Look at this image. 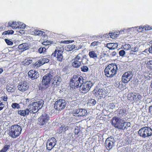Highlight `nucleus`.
<instances>
[{
	"label": "nucleus",
	"instance_id": "nucleus-1",
	"mask_svg": "<svg viewBox=\"0 0 152 152\" xmlns=\"http://www.w3.org/2000/svg\"><path fill=\"white\" fill-rule=\"evenodd\" d=\"M118 70L117 65L115 63L111 64L105 68L104 75L107 77L111 78L116 75Z\"/></svg>",
	"mask_w": 152,
	"mask_h": 152
},
{
	"label": "nucleus",
	"instance_id": "nucleus-2",
	"mask_svg": "<svg viewBox=\"0 0 152 152\" xmlns=\"http://www.w3.org/2000/svg\"><path fill=\"white\" fill-rule=\"evenodd\" d=\"M84 79L82 76L79 74L73 75L70 82L71 87L76 89L80 87L84 83Z\"/></svg>",
	"mask_w": 152,
	"mask_h": 152
},
{
	"label": "nucleus",
	"instance_id": "nucleus-3",
	"mask_svg": "<svg viewBox=\"0 0 152 152\" xmlns=\"http://www.w3.org/2000/svg\"><path fill=\"white\" fill-rule=\"evenodd\" d=\"M22 129L18 125L12 126L9 130V135L13 138H15L18 137L21 134Z\"/></svg>",
	"mask_w": 152,
	"mask_h": 152
},
{
	"label": "nucleus",
	"instance_id": "nucleus-4",
	"mask_svg": "<svg viewBox=\"0 0 152 152\" xmlns=\"http://www.w3.org/2000/svg\"><path fill=\"white\" fill-rule=\"evenodd\" d=\"M64 47L59 44L56 47V49L51 56L57 58V60L60 62L62 61L63 59L62 53L64 51Z\"/></svg>",
	"mask_w": 152,
	"mask_h": 152
},
{
	"label": "nucleus",
	"instance_id": "nucleus-5",
	"mask_svg": "<svg viewBox=\"0 0 152 152\" xmlns=\"http://www.w3.org/2000/svg\"><path fill=\"white\" fill-rule=\"evenodd\" d=\"M138 134L144 138L151 136L152 135V129L148 127H143L139 130Z\"/></svg>",
	"mask_w": 152,
	"mask_h": 152
},
{
	"label": "nucleus",
	"instance_id": "nucleus-6",
	"mask_svg": "<svg viewBox=\"0 0 152 152\" xmlns=\"http://www.w3.org/2000/svg\"><path fill=\"white\" fill-rule=\"evenodd\" d=\"M44 102L42 99H39L36 102H34L32 103V110H31V113H35L39 109H41L44 104Z\"/></svg>",
	"mask_w": 152,
	"mask_h": 152
},
{
	"label": "nucleus",
	"instance_id": "nucleus-7",
	"mask_svg": "<svg viewBox=\"0 0 152 152\" xmlns=\"http://www.w3.org/2000/svg\"><path fill=\"white\" fill-rule=\"evenodd\" d=\"M66 105L65 100L60 99L55 102L54 107L56 110H61L64 109Z\"/></svg>",
	"mask_w": 152,
	"mask_h": 152
},
{
	"label": "nucleus",
	"instance_id": "nucleus-8",
	"mask_svg": "<svg viewBox=\"0 0 152 152\" xmlns=\"http://www.w3.org/2000/svg\"><path fill=\"white\" fill-rule=\"evenodd\" d=\"M81 90L83 93L85 94L88 92L93 85V83L90 81H87L83 83Z\"/></svg>",
	"mask_w": 152,
	"mask_h": 152
},
{
	"label": "nucleus",
	"instance_id": "nucleus-9",
	"mask_svg": "<svg viewBox=\"0 0 152 152\" xmlns=\"http://www.w3.org/2000/svg\"><path fill=\"white\" fill-rule=\"evenodd\" d=\"M56 140L54 137H52L49 139L46 143V148L48 150H51L56 145Z\"/></svg>",
	"mask_w": 152,
	"mask_h": 152
},
{
	"label": "nucleus",
	"instance_id": "nucleus-10",
	"mask_svg": "<svg viewBox=\"0 0 152 152\" xmlns=\"http://www.w3.org/2000/svg\"><path fill=\"white\" fill-rule=\"evenodd\" d=\"M50 119L49 115L46 113H44L40 116L39 118V122L41 125H44L48 122Z\"/></svg>",
	"mask_w": 152,
	"mask_h": 152
},
{
	"label": "nucleus",
	"instance_id": "nucleus-11",
	"mask_svg": "<svg viewBox=\"0 0 152 152\" xmlns=\"http://www.w3.org/2000/svg\"><path fill=\"white\" fill-rule=\"evenodd\" d=\"M53 75L50 74V72L45 75L43 77L42 83L43 85L46 86L50 84Z\"/></svg>",
	"mask_w": 152,
	"mask_h": 152
},
{
	"label": "nucleus",
	"instance_id": "nucleus-12",
	"mask_svg": "<svg viewBox=\"0 0 152 152\" xmlns=\"http://www.w3.org/2000/svg\"><path fill=\"white\" fill-rule=\"evenodd\" d=\"M132 77V72H125L122 75V81L124 83H127L130 81Z\"/></svg>",
	"mask_w": 152,
	"mask_h": 152
},
{
	"label": "nucleus",
	"instance_id": "nucleus-13",
	"mask_svg": "<svg viewBox=\"0 0 152 152\" xmlns=\"http://www.w3.org/2000/svg\"><path fill=\"white\" fill-rule=\"evenodd\" d=\"M79 54L77 55L73 60V61L72 63V66L75 68H78L81 65V63Z\"/></svg>",
	"mask_w": 152,
	"mask_h": 152
},
{
	"label": "nucleus",
	"instance_id": "nucleus-14",
	"mask_svg": "<svg viewBox=\"0 0 152 152\" xmlns=\"http://www.w3.org/2000/svg\"><path fill=\"white\" fill-rule=\"evenodd\" d=\"M28 84L26 81L20 82L18 86V89L19 91L23 92L26 91L28 89Z\"/></svg>",
	"mask_w": 152,
	"mask_h": 152
},
{
	"label": "nucleus",
	"instance_id": "nucleus-15",
	"mask_svg": "<svg viewBox=\"0 0 152 152\" xmlns=\"http://www.w3.org/2000/svg\"><path fill=\"white\" fill-rule=\"evenodd\" d=\"M90 58L95 60L97 59H101L102 58V56L100 55L98 56L97 52L95 50H92L89 52L88 54Z\"/></svg>",
	"mask_w": 152,
	"mask_h": 152
},
{
	"label": "nucleus",
	"instance_id": "nucleus-16",
	"mask_svg": "<svg viewBox=\"0 0 152 152\" xmlns=\"http://www.w3.org/2000/svg\"><path fill=\"white\" fill-rule=\"evenodd\" d=\"M112 140V138H108L105 141V146L108 150H110L114 146V142Z\"/></svg>",
	"mask_w": 152,
	"mask_h": 152
},
{
	"label": "nucleus",
	"instance_id": "nucleus-17",
	"mask_svg": "<svg viewBox=\"0 0 152 152\" xmlns=\"http://www.w3.org/2000/svg\"><path fill=\"white\" fill-rule=\"evenodd\" d=\"M74 114L75 115L79 116H84L87 114V111L86 110L82 109H78L75 112Z\"/></svg>",
	"mask_w": 152,
	"mask_h": 152
},
{
	"label": "nucleus",
	"instance_id": "nucleus-18",
	"mask_svg": "<svg viewBox=\"0 0 152 152\" xmlns=\"http://www.w3.org/2000/svg\"><path fill=\"white\" fill-rule=\"evenodd\" d=\"M28 77L32 80L37 79L39 76V74L37 71L35 70H30L28 72Z\"/></svg>",
	"mask_w": 152,
	"mask_h": 152
},
{
	"label": "nucleus",
	"instance_id": "nucleus-19",
	"mask_svg": "<svg viewBox=\"0 0 152 152\" xmlns=\"http://www.w3.org/2000/svg\"><path fill=\"white\" fill-rule=\"evenodd\" d=\"M49 61V59L44 57L43 58L40 59L35 63V66L37 68L39 67L43 64L48 62Z\"/></svg>",
	"mask_w": 152,
	"mask_h": 152
},
{
	"label": "nucleus",
	"instance_id": "nucleus-20",
	"mask_svg": "<svg viewBox=\"0 0 152 152\" xmlns=\"http://www.w3.org/2000/svg\"><path fill=\"white\" fill-rule=\"evenodd\" d=\"M107 90L104 88H100L97 92V94L100 97L104 98L107 95Z\"/></svg>",
	"mask_w": 152,
	"mask_h": 152
},
{
	"label": "nucleus",
	"instance_id": "nucleus-21",
	"mask_svg": "<svg viewBox=\"0 0 152 152\" xmlns=\"http://www.w3.org/2000/svg\"><path fill=\"white\" fill-rule=\"evenodd\" d=\"M30 112H31L28 108H26L25 110H18V114L21 116H25L28 115Z\"/></svg>",
	"mask_w": 152,
	"mask_h": 152
},
{
	"label": "nucleus",
	"instance_id": "nucleus-22",
	"mask_svg": "<svg viewBox=\"0 0 152 152\" xmlns=\"http://www.w3.org/2000/svg\"><path fill=\"white\" fill-rule=\"evenodd\" d=\"M81 63L83 64H86L88 63L89 61L88 59L87 58V56L86 55H83L81 53L79 54Z\"/></svg>",
	"mask_w": 152,
	"mask_h": 152
},
{
	"label": "nucleus",
	"instance_id": "nucleus-23",
	"mask_svg": "<svg viewBox=\"0 0 152 152\" xmlns=\"http://www.w3.org/2000/svg\"><path fill=\"white\" fill-rule=\"evenodd\" d=\"M8 24L9 26L12 27L13 29L21 28L19 23L18 22L10 21L8 22Z\"/></svg>",
	"mask_w": 152,
	"mask_h": 152
},
{
	"label": "nucleus",
	"instance_id": "nucleus-24",
	"mask_svg": "<svg viewBox=\"0 0 152 152\" xmlns=\"http://www.w3.org/2000/svg\"><path fill=\"white\" fill-rule=\"evenodd\" d=\"M18 48L20 51H23L28 48V47L26 43H24L18 46Z\"/></svg>",
	"mask_w": 152,
	"mask_h": 152
},
{
	"label": "nucleus",
	"instance_id": "nucleus-25",
	"mask_svg": "<svg viewBox=\"0 0 152 152\" xmlns=\"http://www.w3.org/2000/svg\"><path fill=\"white\" fill-rule=\"evenodd\" d=\"M118 46V44L115 43H109L107 44V47L110 49L113 50L117 48Z\"/></svg>",
	"mask_w": 152,
	"mask_h": 152
},
{
	"label": "nucleus",
	"instance_id": "nucleus-26",
	"mask_svg": "<svg viewBox=\"0 0 152 152\" xmlns=\"http://www.w3.org/2000/svg\"><path fill=\"white\" fill-rule=\"evenodd\" d=\"M58 42H55V41H49L48 40H46L44 41L42 43L43 45H45V47H46L47 46L49 45H50L52 44L53 45H56V44Z\"/></svg>",
	"mask_w": 152,
	"mask_h": 152
},
{
	"label": "nucleus",
	"instance_id": "nucleus-27",
	"mask_svg": "<svg viewBox=\"0 0 152 152\" xmlns=\"http://www.w3.org/2000/svg\"><path fill=\"white\" fill-rule=\"evenodd\" d=\"M130 126V123L127 122H125L123 123H121V127L119 128L120 129H127L128 127H129Z\"/></svg>",
	"mask_w": 152,
	"mask_h": 152
},
{
	"label": "nucleus",
	"instance_id": "nucleus-28",
	"mask_svg": "<svg viewBox=\"0 0 152 152\" xmlns=\"http://www.w3.org/2000/svg\"><path fill=\"white\" fill-rule=\"evenodd\" d=\"M75 46L74 45H69L65 47V50L67 51L72 50L75 48Z\"/></svg>",
	"mask_w": 152,
	"mask_h": 152
},
{
	"label": "nucleus",
	"instance_id": "nucleus-29",
	"mask_svg": "<svg viewBox=\"0 0 152 152\" xmlns=\"http://www.w3.org/2000/svg\"><path fill=\"white\" fill-rule=\"evenodd\" d=\"M34 33V34L39 36H42L44 35L45 32L43 31L39 30L38 29L35 30L33 31Z\"/></svg>",
	"mask_w": 152,
	"mask_h": 152
},
{
	"label": "nucleus",
	"instance_id": "nucleus-30",
	"mask_svg": "<svg viewBox=\"0 0 152 152\" xmlns=\"http://www.w3.org/2000/svg\"><path fill=\"white\" fill-rule=\"evenodd\" d=\"M140 47L139 45H137L135 46L134 48V52L136 53H134V55H136L137 56H139L141 55V52L139 51V48Z\"/></svg>",
	"mask_w": 152,
	"mask_h": 152
},
{
	"label": "nucleus",
	"instance_id": "nucleus-31",
	"mask_svg": "<svg viewBox=\"0 0 152 152\" xmlns=\"http://www.w3.org/2000/svg\"><path fill=\"white\" fill-rule=\"evenodd\" d=\"M134 101H138L141 98V96L139 93H134Z\"/></svg>",
	"mask_w": 152,
	"mask_h": 152
},
{
	"label": "nucleus",
	"instance_id": "nucleus-32",
	"mask_svg": "<svg viewBox=\"0 0 152 152\" xmlns=\"http://www.w3.org/2000/svg\"><path fill=\"white\" fill-rule=\"evenodd\" d=\"M119 32L115 31L109 34L110 37L114 39L119 34Z\"/></svg>",
	"mask_w": 152,
	"mask_h": 152
},
{
	"label": "nucleus",
	"instance_id": "nucleus-33",
	"mask_svg": "<svg viewBox=\"0 0 152 152\" xmlns=\"http://www.w3.org/2000/svg\"><path fill=\"white\" fill-rule=\"evenodd\" d=\"M10 144L5 145L2 149L0 151V152H6L10 149Z\"/></svg>",
	"mask_w": 152,
	"mask_h": 152
},
{
	"label": "nucleus",
	"instance_id": "nucleus-34",
	"mask_svg": "<svg viewBox=\"0 0 152 152\" xmlns=\"http://www.w3.org/2000/svg\"><path fill=\"white\" fill-rule=\"evenodd\" d=\"M126 112V110L124 109L120 110L119 113V115L121 117L125 116L127 114Z\"/></svg>",
	"mask_w": 152,
	"mask_h": 152
},
{
	"label": "nucleus",
	"instance_id": "nucleus-35",
	"mask_svg": "<svg viewBox=\"0 0 152 152\" xmlns=\"http://www.w3.org/2000/svg\"><path fill=\"white\" fill-rule=\"evenodd\" d=\"M96 104V100L93 99H90L88 101V104L90 106H93Z\"/></svg>",
	"mask_w": 152,
	"mask_h": 152
},
{
	"label": "nucleus",
	"instance_id": "nucleus-36",
	"mask_svg": "<svg viewBox=\"0 0 152 152\" xmlns=\"http://www.w3.org/2000/svg\"><path fill=\"white\" fill-rule=\"evenodd\" d=\"M74 42L73 40H64L62 41H55V42H57L58 43L56 45H57L58 44V43H64V44H69V43H72Z\"/></svg>",
	"mask_w": 152,
	"mask_h": 152
},
{
	"label": "nucleus",
	"instance_id": "nucleus-37",
	"mask_svg": "<svg viewBox=\"0 0 152 152\" xmlns=\"http://www.w3.org/2000/svg\"><path fill=\"white\" fill-rule=\"evenodd\" d=\"M11 107L13 109H18L20 108L19 104L17 103H13L11 105Z\"/></svg>",
	"mask_w": 152,
	"mask_h": 152
},
{
	"label": "nucleus",
	"instance_id": "nucleus-38",
	"mask_svg": "<svg viewBox=\"0 0 152 152\" xmlns=\"http://www.w3.org/2000/svg\"><path fill=\"white\" fill-rule=\"evenodd\" d=\"M80 131V127L78 126H75V127L73 132L75 135L77 134Z\"/></svg>",
	"mask_w": 152,
	"mask_h": 152
},
{
	"label": "nucleus",
	"instance_id": "nucleus-39",
	"mask_svg": "<svg viewBox=\"0 0 152 152\" xmlns=\"http://www.w3.org/2000/svg\"><path fill=\"white\" fill-rule=\"evenodd\" d=\"M32 62V60L25 59L23 61L24 65L25 66L31 64Z\"/></svg>",
	"mask_w": 152,
	"mask_h": 152
},
{
	"label": "nucleus",
	"instance_id": "nucleus-40",
	"mask_svg": "<svg viewBox=\"0 0 152 152\" xmlns=\"http://www.w3.org/2000/svg\"><path fill=\"white\" fill-rule=\"evenodd\" d=\"M14 32V31L12 30H8L7 31H4V32H3L2 33V35H6L7 34H13Z\"/></svg>",
	"mask_w": 152,
	"mask_h": 152
},
{
	"label": "nucleus",
	"instance_id": "nucleus-41",
	"mask_svg": "<svg viewBox=\"0 0 152 152\" xmlns=\"http://www.w3.org/2000/svg\"><path fill=\"white\" fill-rule=\"evenodd\" d=\"M64 125L63 124L61 126V127L57 130V132L59 134H61L64 132Z\"/></svg>",
	"mask_w": 152,
	"mask_h": 152
},
{
	"label": "nucleus",
	"instance_id": "nucleus-42",
	"mask_svg": "<svg viewBox=\"0 0 152 152\" xmlns=\"http://www.w3.org/2000/svg\"><path fill=\"white\" fill-rule=\"evenodd\" d=\"M81 71L84 72H86L88 71V68L86 66H83L81 67Z\"/></svg>",
	"mask_w": 152,
	"mask_h": 152
},
{
	"label": "nucleus",
	"instance_id": "nucleus-43",
	"mask_svg": "<svg viewBox=\"0 0 152 152\" xmlns=\"http://www.w3.org/2000/svg\"><path fill=\"white\" fill-rule=\"evenodd\" d=\"M46 47H41L38 49V51L40 53H44L46 51Z\"/></svg>",
	"mask_w": 152,
	"mask_h": 152
},
{
	"label": "nucleus",
	"instance_id": "nucleus-44",
	"mask_svg": "<svg viewBox=\"0 0 152 152\" xmlns=\"http://www.w3.org/2000/svg\"><path fill=\"white\" fill-rule=\"evenodd\" d=\"M100 42L98 41H94L91 44L90 46L94 47L100 44Z\"/></svg>",
	"mask_w": 152,
	"mask_h": 152
},
{
	"label": "nucleus",
	"instance_id": "nucleus-45",
	"mask_svg": "<svg viewBox=\"0 0 152 152\" xmlns=\"http://www.w3.org/2000/svg\"><path fill=\"white\" fill-rule=\"evenodd\" d=\"M147 65L150 69H152V60L148 61L147 64Z\"/></svg>",
	"mask_w": 152,
	"mask_h": 152
},
{
	"label": "nucleus",
	"instance_id": "nucleus-46",
	"mask_svg": "<svg viewBox=\"0 0 152 152\" xmlns=\"http://www.w3.org/2000/svg\"><path fill=\"white\" fill-rule=\"evenodd\" d=\"M0 99L2 101H3L4 102H6L8 98L7 95H6L4 96H1L0 98Z\"/></svg>",
	"mask_w": 152,
	"mask_h": 152
},
{
	"label": "nucleus",
	"instance_id": "nucleus-47",
	"mask_svg": "<svg viewBox=\"0 0 152 152\" xmlns=\"http://www.w3.org/2000/svg\"><path fill=\"white\" fill-rule=\"evenodd\" d=\"M150 47L149 48L148 51L150 53L152 54V41L149 42Z\"/></svg>",
	"mask_w": 152,
	"mask_h": 152
},
{
	"label": "nucleus",
	"instance_id": "nucleus-48",
	"mask_svg": "<svg viewBox=\"0 0 152 152\" xmlns=\"http://www.w3.org/2000/svg\"><path fill=\"white\" fill-rule=\"evenodd\" d=\"M5 41L6 43L8 45H12L13 44V43L12 42L8 39H5Z\"/></svg>",
	"mask_w": 152,
	"mask_h": 152
},
{
	"label": "nucleus",
	"instance_id": "nucleus-49",
	"mask_svg": "<svg viewBox=\"0 0 152 152\" xmlns=\"http://www.w3.org/2000/svg\"><path fill=\"white\" fill-rule=\"evenodd\" d=\"M119 53L120 56H123L125 54V52L124 50H121L119 51Z\"/></svg>",
	"mask_w": 152,
	"mask_h": 152
},
{
	"label": "nucleus",
	"instance_id": "nucleus-50",
	"mask_svg": "<svg viewBox=\"0 0 152 152\" xmlns=\"http://www.w3.org/2000/svg\"><path fill=\"white\" fill-rule=\"evenodd\" d=\"M144 29L145 30H150L151 29V28L149 26L147 25L145 26H143Z\"/></svg>",
	"mask_w": 152,
	"mask_h": 152
},
{
	"label": "nucleus",
	"instance_id": "nucleus-51",
	"mask_svg": "<svg viewBox=\"0 0 152 152\" xmlns=\"http://www.w3.org/2000/svg\"><path fill=\"white\" fill-rule=\"evenodd\" d=\"M130 45L129 44H126L124 45V49L127 50L130 49Z\"/></svg>",
	"mask_w": 152,
	"mask_h": 152
},
{
	"label": "nucleus",
	"instance_id": "nucleus-52",
	"mask_svg": "<svg viewBox=\"0 0 152 152\" xmlns=\"http://www.w3.org/2000/svg\"><path fill=\"white\" fill-rule=\"evenodd\" d=\"M109 106V107L112 109L115 107V105L113 103H110Z\"/></svg>",
	"mask_w": 152,
	"mask_h": 152
},
{
	"label": "nucleus",
	"instance_id": "nucleus-53",
	"mask_svg": "<svg viewBox=\"0 0 152 152\" xmlns=\"http://www.w3.org/2000/svg\"><path fill=\"white\" fill-rule=\"evenodd\" d=\"M148 113L151 115H152V105L149 107Z\"/></svg>",
	"mask_w": 152,
	"mask_h": 152
},
{
	"label": "nucleus",
	"instance_id": "nucleus-54",
	"mask_svg": "<svg viewBox=\"0 0 152 152\" xmlns=\"http://www.w3.org/2000/svg\"><path fill=\"white\" fill-rule=\"evenodd\" d=\"M69 127L68 126H65L64 125V132H65L66 131L68 130Z\"/></svg>",
	"mask_w": 152,
	"mask_h": 152
},
{
	"label": "nucleus",
	"instance_id": "nucleus-55",
	"mask_svg": "<svg viewBox=\"0 0 152 152\" xmlns=\"http://www.w3.org/2000/svg\"><path fill=\"white\" fill-rule=\"evenodd\" d=\"M135 145L136 147H135L134 148L137 151L139 148V145L137 144V143H136Z\"/></svg>",
	"mask_w": 152,
	"mask_h": 152
},
{
	"label": "nucleus",
	"instance_id": "nucleus-56",
	"mask_svg": "<svg viewBox=\"0 0 152 152\" xmlns=\"http://www.w3.org/2000/svg\"><path fill=\"white\" fill-rule=\"evenodd\" d=\"M137 30L139 32H142V30H140V27H139L137 29L136 28L135 29V30Z\"/></svg>",
	"mask_w": 152,
	"mask_h": 152
},
{
	"label": "nucleus",
	"instance_id": "nucleus-57",
	"mask_svg": "<svg viewBox=\"0 0 152 152\" xmlns=\"http://www.w3.org/2000/svg\"><path fill=\"white\" fill-rule=\"evenodd\" d=\"M116 53L115 52L113 51L112 53H111V55L113 56H114L116 55Z\"/></svg>",
	"mask_w": 152,
	"mask_h": 152
},
{
	"label": "nucleus",
	"instance_id": "nucleus-58",
	"mask_svg": "<svg viewBox=\"0 0 152 152\" xmlns=\"http://www.w3.org/2000/svg\"><path fill=\"white\" fill-rule=\"evenodd\" d=\"M140 30H142V32L144 31V26H140Z\"/></svg>",
	"mask_w": 152,
	"mask_h": 152
},
{
	"label": "nucleus",
	"instance_id": "nucleus-59",
	"mask_svg": "<svg viewBox=\"0 0 152 152\" xmlns=\"http://www.w3.org/2000/svg\"><path fill=\"white\" fill-rule=\"evenodd\" d=\"M4 106L0 107V111L2 110L4 107Z\"/></svg>",
	"mask_w": 152,
	"mask_h": 152
},
{
	"label": "nucleus",
	"instance_id": "nucleus-60",
	"mask_svg": "<svg viewBox=\"0 0 152 152\" xmlns=\"http://www.w3.org/2000/svg\"><path fill=\"white\" fill-rule=\"evenodd\" d=\"M3 69H2L1 68H0V74L1 73L3 72Z\"/></svg>",
	"mask_w": 152,
	"mask_h": 152
},
{
	"label": "nucleus",
	"instance_id": "nucleus-61",
	"mask_svg": "<svg viewBox=\"0 0 152 152\" xmlns=\"http://www.w3.org/2000/svg\"><path fill=\"white\" fill-rule=\"evenodd\" d=\"M90 152H95V151L94 150L91 149L90 151Z\"/></svg>",
	"mask_w": 152,
	"mask_h": 152
},
{
	"label": "nucleus",
	"instance_id": "nucleus-62",
	"mask_svg": "<svg viewBox=\"0 0 152 152\" xmlns=\"http://www.w3.org/2000/svg\"><path fill=\"white\" fill-rule=\"evenodd\" d=\"M150 86H151V87L152 88V81H151Z\"/></svg>",
	"mask_w": 152,
	"mask_h": 152
},
{
	"label": "nucleus",
	"instance_id": "nucleus-63",
	"mask_svg": "<svg viewBox=\"0 0 152 152\" xmlns=\"http://www.w3.org/2000/svg\"><path fill=\"white\" fill-rule=\"evenodd\" d=\"M148 51V49H146L145 50V52H146L147 51Z\"/></svg>",
	"mask_w": 152,
	"mask_h": 152
},
{
	"label": "nucleus",
	"instance_id": "nucleus-64",
	"mask_svg": "<svg viewBox=\"0 0 152 152\" xmlns=\"http://www.w3.org/2000/svg\"><path fill=\"white\" fill-rule=\"evenodd\" d=\"M57 83H58V82H56V84L57 85Z\"/></svg>",
	"mask_w": 152,
	"mask_h": 152
}]
</instances>
